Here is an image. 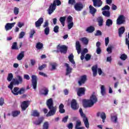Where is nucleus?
I'll use <instances>...</instances> for the list:
<instances>
[{"instance_id":"20","label":"nucleus","mask_w":129,"mask_h":129,"mask_svg":"<svg viewBox=\"0 0 129 129\" xmlns=\"http://www.w3.org/2000/svg\"><path fill=\"white\" fill-rule=\"evenodd\" d=\"M90 100L94 103H96L97 102V97H96V95L95 94V92H93L91 96L90 97Z\"/></svg>"},{"instance_id":"61","label":"nucleus","mask_w":129,"mask_h":129,"mask_svg":"<svg viewBox=\"0 0 129 129\" xmlns=\"http://www.w3.org/2000/svg\"><path fill=\"white\" fill-rule=\"evenodd\" d=\"M105 46H107L109 43V37H106L105 39Z\"/></svg>"},{"instance_id":"36","label":"nucleus","mask_w":129,"mask_h":129,"mask_svg":"<svg viewBox=\"0 0 129 129\" xmlns=\"http://www.w3.org/2000/svg\"><path fill=\"white\" fill-rule=\"evenodd\" d=\"M11 49L12 50H19V47L18 46L17 42H15L13 43Z\"/></svg>"},{"instance_id":"15","label":"nucleus","mask_w":129,"mask_h":129,"mask_svg":"<svg viewBox=\"0 0 129 129\" xmlns=\"http://www.w3.org/2000/svg\"><path fill=\"white\" fill-rule=\"evenodd\" d=\"M32 85L34 89H37V76L32 75Z\"/></svg>"},{"instance_id":"7","label":"nucleus","mask_w":129,"mask_h":129,"mask_svg":"<svg viewBox=\"0 0 129 129\" xmlns=\"http://www.w3.org/2000/svg\"><path fill=\"white\" fill-rule=\"evenodd\" d=\"M82 102H83V106L84 107V108L92 107V106L94 105L93 102L91 101L90 99L86 100L85 99H84L82 101Z\"/></svg>"},{"instance_id":"4","label":"nucleus","mask_w":129,"mask_h":129,"mask_svg":"<svg viewBox=\"0 0 129 129\" xmlns=\"http://www.w3.org/2000/svg\"><path fill=\"white\" fill-rule=\"evenodd\" d=\"M13 88H12V89H10V90L14 95H18L19 94L21 95V94H24V93L26 92V88H25L20 89V88L18 87H15L14 88L13 90Z\"/></svg>"},{"instance_id":"17","label":"nucleus","mask_w":129,"mask_h":129,"mask_svg":"<svg viewBox=\"0 0 129 129\" xmlns=\"http://www.w3.org/2000/svg\"><path fill=\"white\" fill-rule=\"evenodd\" d=\"M44 23V18L41 17L38 21L35 22V27L36 28H40L42 26V24Z\"/></svg>"},{"instance_id":"43","label":"nucleus","mask_w":129,"mask_h":129,"mask_svg":"<svg viewBox=\"0 0 129 129\" xmlns=\"http://www.w3.org/2000/svg\"><path fill=\"white\" fill-rule=\"evenodd\" d=\"M120 59H121V60H123V61H124L127 59V55L124 53L122 54L120 56Z\"/></svg>"},{"instance_id":"14","label":"nucleus","mask_w":129,"mask_h":129,"mask_svg":"<svg viewBox=\"0 0 129 129\" xmlns=\"http://www.w3.org/2000/svg\"><path fill=\"white\" fill-rule=\"evenodd\" d=\"M94 7L95 8H100L102 6L101 0H92Z\"/></svg>"},{"instance_id":"32","label":"nucleus","mask_w":129,"mask_h":129,"mask_svg":"<svg viewBox=\"0 0 129 129\" xmlns=\"http://www.w3.org/2000/svg\"><path fill=\"white\" fill-rule=\"evenodd\" d=\"M74 55H73V54H70L69 56V59L70 62H71V63H72V64H73L74 65H75V61H74Z\"/></svg>"},{"instance_id":"44","label":"nucleus","mask_w":129,"mask_h":129,"mask_svg":"<svg viewBox=\"0 0 129 129\" xmlns=\"http://www.w3.org/2000/svg\"><path fill=\"white\" fill-rule=\"evenodd\" d=\"M44 34L46 36L50 34V27H46L44 29Z\"/></svg>"},{"instance_id":"64","label":"nucleus","mask_w":129,"mask_h":129,"mask_svg":"<svg viewBox=\"0 0 129 129\" xmlns=\"http://www.w3.org/2000/svg\"><path fill=\"white\" fill-rule=\"evenodd\" d=\"M24 25L25 24H24V23H21L19 22L18 23V26L19 27V28H22V27H24Z\"/></svg>"},{"instance_id":"34","label":"nucleus","mask_w":129,"mask_h":129,"mask_svg":"<svg viewBox=\"0 0 129 129\" xmlns=\"http://www.w3.org/2000/svg\"><path fill=\"white\" fill-rule=\"evenodd\" d=\"M49 122L45 121L42 125V129H49Z\"/></svg>"},{"instance_id":"21","label":"nucleus","mask_w":129,"mask_h":129,"mask_svg":"<svg viewBox=\"0 0 129 129\" xmlns=\"http://www.w3.org/2000/svg\"><path fill=\"white\" fill-rule=\"evenodd\" d=\"M98 69V66L97 64H95V66L92 67V71L93 72V76L95 77L96 75H97V70Z\"/></svg>"},{"instance_id":"49","label":"nucleus","mask_w":129,"mask_h":129,"mask_svg":"<svg viewBox=\"0 0 129 129\" xmlns=\"http://www.w3.org/2000/svg\"><path fill=\"white\" fill-rule=\"evenodd\" d=\"M81 126V121H77L75 126V128H78Z\"/></svg>"},{"instance_id":"31","label":"nucleus","mask_w":129,"mask_h":129,"mask_svg":"<svg viewBox=\"0 0 129 129\" xmlns=\"http://www.w3.org/2000/svg\"><path fill=\"white\" fill-rule=\"evenodd\" d=\"M65 21H66V17L63 16L60 17L59 22L61 23L62 27H64L65 26Z\"/></svg>"},{"instance_id":"13","label":"nucleus","mask_w":129,"mask_h":129,"mask_svg":"<svg viewBox=\"0 0 129 129\" xmlns=\"http://www.w3.org/2000/svg\"><path fill=\"white\" fill-rule=\"evenodd\" d=\"M29 103H30L29 101H24L22 102L21 105V107L22 108V110L23 111H25L29 107Z\"/></svg>"},{"instance_id":"30","label":"nucleus","mask_w":129,"mask_h":129,"mask_svg":"<svg viewBox=\"0 0 129 129\" xmlns=\"http://www.w3.org/2000/svg\"><path fill=\"white\" fill-rule=\"evenodd\" d=\"M101 94L102 96H104L106 94V91H105V87L104 85L101 86Z\"/></svg>"},{"instance_id":"5","label":"nucleus","mask_w":129,"mask_h":129,"mask_svg":"<svg viewBox=\"0 0 129 129\" xmlns=\"http://www.w3.org/2000/svg\"><path fill=\"white\" fill-rule=\"evenodd\" d=\"M79 112L81 117H82L83 118L85 126L86 128H89V122L88 121V118H87V117H86V115H85V114L83 113V110H82V108H80Z\"/></svg>"},{"instance_id":"9","label":"nucleus","mask_w":129,"mask_h":129,"mask_svg":"<svg viewBox=\"0 0 129 129\" xmlns=\"http://www.w3.org/2000/svg\"><path fill=\"white\" fill-rule=\"evenodd\" d=\"M77 94L80 97L83 95H85V88L80 87L77 89Z\"/></svg>"},{"instance_id":"33","label":"nucleus","mask_w":129,"mask_h":129,"mask_svg":"<svg viewBox=\"0 0 129 129\" xmlns=\"http://www.w3.org/2000/svg\"><path fill=\"white\" fill-rule=\"evenodd\" d=\"M20 114L21 111L18 110L13 111L12 112V115L13 116V117H16V116H18Z\"/></svg>"},{"instance_id":"10","label":"nucleus","mask_w":129,"mask_h":129,"mask_svg":"<svg viewBox=\"0 0 129 129\" xmlns=\"http://www.w3.org/2000/svg\"><path fill=\"white\" fill-rule=\"evenodd\" d=\"M83 4L80 2L77 3L74 5V9L77 12H80L83 10Z\"/></svg>"},{"instance_id":"26","label":"nucleus","mask_w":129,"mask_h":129,"mask_svg":"<svg viewBox=\"0 0 129 129\" xmlns=\"http://www.w3.org/2000/svg\"><path fill=\"white\" fill-rule=\"evenodd\" d=\"M86 31L87 33H93L95 31V28L93 26H90L86 29Z\"/></svg>"},{"instance_id":"6","label":"nucleus","mask_w":129,"mask_h":129,"mask_svg":"<svg viewBox=\"0 0 129 129\" xmlns=\"http://www.w3.org/2000/svg\"><path fill=\"white\" fill-rule=\"evenodd\" d=\"M56 48V52H60L61 54H66L68 50V47L65 45H60V44H58Z\"/></svg>"},{"instance_id":"41","label":"nucleus","mask_w":129,"mask_h":129,"mask_svg":"<svg viewBox=\"0 0 129 129\" xmlns=\"http://www.w3.org/2000/svg\"><path fill=\"white\" fill-rule=\"evenodd\" d=\"M82 42L85 44V45H88L89 40L86 38V37H83L81 38Z\"/></svg>"},{"instance_id":"38","label":"nucleus","mask_w":129,"mask_h":129,"mask_svg":"<svg viewBox=\"0 0 129 129\" xmlns=\"http://www.w3.org/2000/svg\"><path fill=\"white\" fill-rule=\"evenodd\" d=\"M43 46H44V45L43 44V43L41 42H38L36 44V49H38V50H41V49H42Z\"/></svg>"},{"instance_id":"50","label":"nucleus","mask_w":129,"mask_h":129,"mask_svg":"<svg viewBox=\"0 0 129 129\" xmlns=\"http://www.w3.org/2000/svg\"><path fill=\"white\" fill-rule=\"evenodd\" d=\"M68 4L69 5H71V6H73L76 4V1L75 0H69Z\"/></svg>"},{"instance_id":"18","label":"nucleus","mask_w":129,"mask_h":129,"mask_svg":"<svg viewBox=\"0 0 129 129\" xmlns=\"http://www.w3.org/2000/svg\"><path fill=\"white\" fill-rule=\"evenodd\" d=\"M48 93H49V90L46 87L39 90V94L40 95H48Z\"/></svg>"},{"instance_id":"47","label":"nucleus","mask_w":129,"mask_h":129,"mask_svg":"<svg viewBox=\"0 0 129 129\" xmlns=\"http://www.w3.org/2000/svg\"><path fill=\"white\" fill-rule=\"evenodd\" d=\"M111 119H112V120H113L114 119V122L115 123H116V122H117V116L116 115L112 116L111 117Z\"/></svg>"},{"instance_id":"27","label":"nucleus","mask_w":129,"mask_h":129,"mask_svg":"<svg viewBox=\"0 0 129 129\" xmlns=\"http://www.w3.org/2000/svg\"><path fill=\"white\" fill-rule=\"evenodd\" d=\"M90 13L91 15H95V13H96V9H95L93 6L90 5L89 6Z\"/></svg>"},{"instance_id":"60","label":"nucleus","mask_w":129,"mask_h":129,"mask_svg":"<svg viewBox=\"0 0 129 129\" xmlns=\"http://www.w3.org/2000/svg\"><path fill=\"white\" fill-rule=\"evenodd\" d=\"M68 23H73L72 21H73V19L72 18V17L71 16H69L67 19Z\"/></svg>"},{"instance_id":"56","label":"nucleus","mask_w":129,"mask_h":129,"mask_svg":"<svg viewBox=\"0 0 129 129\" xmlns=\"http://www.w3.org/2000/svg\"><path fill=\"white\" fill-rule=\"evenodd\" d=\"M5 103V99H4V98L1 97L0 98V106H3V105H4Z\"/></svg>"},{"instance_id":"19","label":"nucleus","mask_w":129,"mask_h":129,"mask_svg":"<svg viewBox=\"0 0 129 129\" xmlns=\"http://www.w3.org/2000/svg\"><path fill=\"white\" fill-rule=\"evenodd\" d=\"M44 117H40L38 118L37 120H35L33 122L34 124H35V125H40V124H42L43 121H44Z\"/></svg>"},{"instance_id":"63","label":"nucleus","mask_w":129,"mask_h":129,"mask_svg":"<svg viewBox=\"0 0 129 129\" xmlns=\"http://www.w3.org/2000/svg\"><path fill=\"white\" fill-rule=\"evenodd\" d=\"M96 53L98 54L101 53V48L100 47H97L96 49Z\"/></svg>"},{"instance_id":"45","label":"nucleus","mask_w":129,"mask_h":129,"mask_svg":"<svg viewBox=\"0 0 129 129\" xmlns=\"http://www.w3.org/2000/svg\"><path fill=\"white\" fill-rule=\"evenodd\" d=\"M20 9L17 7H14V14L16 16L19 15Z\"/></svg>"},{"instance_id":"8","label":"nucleus","mask_w":129,"mask_h":129,"mask_svg":"<svg viewBox=\"0 0 129 129\" xmlns=\"http://www.w3.org/2000/svg\"><path fill=\"white\" fill-rule=\"evenodd\" d=\"M124 23H125L124 16L122 15L119 16L116 20V25L119 26L122 25V24H124Z\"/></svg>"},{"instance_id":"40","label":"nucleus","mask_w":129,"mask_h":129,"mask_svg":"<svg viewBox=\"0 0 129 129\" xmlns=\"http://www.w3.org/2000/svg\"><path fill=\"white\" fill-rule=\"evenodd\" d=\"M100 117L102 119V122H105V119H106V115L104 112L101 113Z\"/></svg>"},{"instance_id":"48","label":"nucleus","mask_w":129,"mask_h":129,"mask_svg":"<svg viewBox=\"0 0 129 129\" xmlns=\"http://www.w3.org/2000/svg\"><path fill=\"white\" fill-rule=\"evenodd\" d=\"M68 118H69V116L67 115L62 119V122H64L66 123L67 122V120H68Z\"/></svg>"},{"instance_id":"54","label":"nucleus","mask_w":129,"mask_h":129,"mask_svg":"<svg viewBox=\"0 0 129 129\" xmlns=\"http://www.w3.org/2000/svg\"><path fill=\"white\" fill-rule=\"evenodd\" d=\"M43 28H49V22L48 21H46L44 24L43 25Z\"/></svg>"},{"instance_id":"42","label":"nucleus","mask_w":129,"mask_h":129,"mask_svg":"<svg viewBox=\"0 0 129 129\" xmlns=\"http://www.w3.org/2000/svg\"><path fill=\"white\" fill-rule=\"evenodd\" d=\"M13 78H14V75H13V74L10 73L8 74V76L7 77V80L9 81V82H10L11 80H13Z\"/></svg>"},{"instance_id":"2","label":"nucleus","mask_w":129,"mask_h":129,"mask_svg":"<svg viewBox=\"0 0 129 129\" xmlns=\"http://www.w3.org/2000/svg\"><path fill=\"white\" fill-rule=\"evenodd\" d=\"M61 1L60 0H54L52 4H51L47 12L49 15H51L52 13H54V11L56 10V6H61Z\"/></svg>"},{"instance_id":"57","label":"nucleus","mask_w":129,"mask_h":129,"mask_svg":"<svg viewBox=\"0 0 129 129\" xmlns=\"http://www.w3.org/2000/svg\"><path fill=\"white\" fill-rule=\"evenodd\" d=\"M102 35V32L100 30H97L96 33L95 34V36H101Z\"/></svg>"},{"instance_id":"22","label":"nucleus","mask_w":129,"mask_h":129,"mask_svg":"<svg viewBox=\"0 0 129 129\" xmlns=\"http://www.w3.org/2000/svg\"><path fill=\"white\" fill-rule=\"evenodd\" d=\"M76 49L77 51L78 54L81 53V45L79 41L76 42Z\"/></svg>"},{"instance_id":"59","label":"nucleus","mask_w":129,"mask_h":129,"mask_svg":"<svg viewBox=\"0 0 129 129\" xmlns=\"http://www.w3.org/2000/svg\"><path fill=\"white\" fill-rule=\"evenodd\" d=\"M24 36H25V32L22 31L19 34V39H22L24 38Z\"/></svg>"},{"instance_id":"16","label":"nucleus","mask_w":129,"mask_h":129,"mask_svg":"<svg viewBox=\"0 0 129 129\" xmlns=\"http://www.w3.org/2000/svg\"><path fill=\"white\" fill-rule=\"evenodd\" d=\"M86 80H87V78L86 75L82 76L81 77V79L78 81V84L80 86H81L82 84H84L85 82H86Z\"/></svg>"},{"instance_id":"24","label":"nucleus","mask_w":129,"mask_h":129,"mask_svg":"<svg viewBox=\"0 0 129 129\" xmlns=\"http://www.w3.org/2000/svg\"><path fill=\"white\" fill-rule=\"evenodd\" d=\"M124 31H125V28L123 26H121L118 29V35L119 37H121L123 33H124Z\"/></svg>"},{"instance_id":"29","label":"nucleus","mask_w":129,"mask_h":129,"mask_svg":"<svg viewBox=\"0 0 129 129\" xmlns=\"http://www.w3.org/2000/svg\"><path fill=\"white\" fill-rule=\"evenodd\" d=\"M24 57H25V51H21L17 56V60L21 61Z\"/></svg>"},{"instance_id":"3","label":"nucleus","mask_w":129,"mask_h":129,"mask_svg":"<svg viewBox=\"0 0 129 129\" xmlns=\"http://www.w3.org/2000/svg\"><path fill=\"white\" fill-rule=\"evenodd\" d=\"M17 78L18 80H14V81L11 82L10 84L8 86V88L12 89V88H14V85H19V84L23 83V78L21 76L18 75Z\"/></svg>"},{"instance_id":"62","label":"nucleus","mask_w":129,"mask_h":129,"mask_svg":"<svg viewBox=\"0 0 129 129\" xmlns=\"http://www.w3.org/2000/svg\"><path fill=\"white\" fill-rule=\"evenodd\" d=\"M52 69L51 70H56V67L57 66V63H54L51 64Z\"/></svg>"},{"instance_id":"11","label":"nucleus","mask_w":129,"mask_h":129,"mask_svg":"<svg viewBox=\"0 0 129 129\" xmlns=\"http://www.w3.org/2000/svg\"><path fill=\"white\" fill-rule=\"evenodd\" d=\"M71 107L73 110H77L79 108V105L77 103L76 100L73 99L71 102Z\"/></svg>"},{"instance_id":"55","label":"nucleus","mask_w":129,"mask_h":129,"mask_svg":"<svg viewBox=\"0 0 129 129\" xmlns=\"http://www.w3.org/2000/svg\"><path fill=\"white\" fill-rule=\"evenodd\" d=\"M53 32H54V33H59V27L58 26H55L54 27Z\"/></svg>"},{"instance_id":"46","label":"nucleus","mask_w":129,"mask_h":129,"mask_svg":"<svg viewBox=\"0 0 129 129\" xmlns=\"http://www.w3.org/2000/svg\"><path fill=\"white\" fill-rule=\"evenodd\" d=\"M102 11H109V10H110V7L109 6H108V5H106L104 7H103L101 9Z\"/></svg>"},{"instance_id":"58","label":"nucleus","mask_w":129,"mask_h":129,"mask_svg":"<svg viewBox=\"0 0 129 129\" xmlns=\"http://www.w3.org/2000/svg\"><path fill=\"white\" fill-rule=\"evenodd\" d=\"M36 33V31H35V30L32 29L31 30L30 34V38H33V36H34V34Z\"/></svg>"},{"instance_id":"25","label":"nucleus","mask_w":129,"mask_h":129,"mask_svg":"<svg viewBox=\"0 0 129 129\" xmlns=\"http://www.w3.org/2000/svg\"><path fill=\"white\" fill-rule=\"evenodd\" d=\"M97 22L98 23L99 27H102L103 26V18L101 17H99L97 18Z\"/></svg>"},{"instance_id":"35","label":"nucleus","mask_w":129,"mask_h":129,"mask_svg":"<svg viewBox=\"0 0 129 129\" xmlns=\"http://www.w3.org/2000/svg\"><path fill=\"white\" fill-rule=\"evenodd\" d=\"M113 23L112 20L108 19L106 21V26L107 27H110V26H112V24Z\"/></svg>"},{"instance_id":"52","label":"nucleus","mask_w":129,"mask_h":129,"mask_svg":"<svg viewBox=\"0 0 129 129\" xmlns=\"http://www.w3.org/2000/svg\"><path fill=\"white\" fill-rule=\"evenodd\" d=\"M85 59L86 60V61H89L90 59H91V55L89 54H87L85 57Z\"/></svg>"},{"instance_id":"23","label":"nucleus","mask_w":129,"mask_h":129,"mask_svg":"<svg viewBox=\"0 0 129 129\" xmlns=\"http://www.w3.org/2000/svg\"><path fill=\"white\" fill-rule=\"evenodd\" d=\"M16 23H7L5 26V30L9 31V30H12L13 27L15 26Z\"/></svg>"},{"instance_id":"53","label":"nucleus","mask_w":129,"mask_h":129,"mask_svg":"<svg viewBox=\"0 0 129 129\" xmlns=\"http://www.w3.org/2000/svg\"><path fill=\"white\" fill-rule=\"evenodd\" d=\"M73 26H74V23L73 22L68 23V27L69 30H70L72 28H73Z\"/></svg>"},{"instance_id":"12","label":"nucleus","mask_w":129,"mask_h":129,"mask_svg":"<svg viewBox=\"0 0 129 129\" xmlns=\"http://www.w3.org/2000/svg\"><path fill=\"white\" fill-rule=\"evenodd\" d=\"M64 66L67 68L66 76H68V75H70V74L72 73V70H73V69H72V68H71L70 66H69V64L67 63H64Z\"/></svg>"},{"instance_id":"1","label":"nucleus","mask_w":129,"mask_h":129,"mask_svg":"<svg viewBox=\"0 0 129 129\" xmlns=\"http://www.w3.org/2000/svg\"><path fill=\"white\" fill-rule=\"evenodd\" d=\"M46 104L48 109H49V111L46 114L47 117L55 115V114H56V111H57V107L56 106H54L53 99H48L46 102Z\"/></svg>"},{"instance_id":"37","label":"nucleus","mask_w":129,"mask_h":129,"mask_svg":"<svg viewBox=\"0 0 129 129\" xmlns=\"http://www.w3.org/2000/svg\"><path fill=\"white\" fill-rule=\"evenodd\" d=\"M102 13V15L105 17H107V18L110 17V12L109 11H104Z\"/></svg>"},{"instance_id":"51","label":"nucleus","mask_w":129,"mask_h":129,"mask_svg":"<svg viewBox=\"0 0 129 129\" xmlns=\"http://www.w3.org/2000/svg\"><path fill=\"white\" fill-rule=\"evenodd\" d=\"M46 67H47V65L43 64L42 65L38 67V69L39 70H40V71H42V70H43L44 68H46Z\"/></svg>"},{"instance_id":"28","label":"nucleus","mask_w":129,"mask_h":129,"mask_svg":"<svg viewBox=\"0 0 129 129\" xmlns=\"http://www.w3.org/2000/svg\"><path fill=\"white\" fill-rule=\"evenodd\" d=\"M59 113H65V110L64 109V104L61 103L58 107Z\"/></svg>"},{"instance_id":"39","label":"nucleus","mask_w":129,"mask_h":129,"mask_svg":"<svg viewBox=\"0 0 129 129\" xmlns=\"http://www.w3.org/2000/svg\"><path fill=\"white\" fill-rule=\"evenodd\" d=\"M32 115L35 117H39V116H40V113H39L37 110H34L32 114Z\"/></svg>"}]
</instances>
